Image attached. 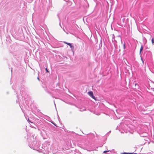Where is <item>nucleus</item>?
I'll return each instance as SVG.
<instances>
[{"instance_id":"obj_10","label":"nucleus","mask_w":154,"mask_h":154,"mask_svg":"<svg viewBox=\"0 0 154 154\" xmlns=\"http://www.w3.org/2000/svg\"><path fill=\"white\" fill-rule=\"evenodd\" d=\"M137 85V84L136 83H135L134 84L135 86L136 87Z\"/></svg>"},{"instance_id":"obj_13","label":"nucleus","mask_w":154,"mask_h":154,"mask_svg":"<svg viewBox=\"0 0 154 154\" xmlns=\"http://www.w3.org/2000/svg\"><path fill=\"white\" fill-rule=\"evenodd\" d=\"M153 91H154V90H153Z\"/></svg>"},{"instance_id":"obj_6","label":"nucleus","mask_w":154,"mask_h":154,"mask_svg":"<svg viewBox=\"0 0 154 154\" xmlns=\"http://www.w3.org/2000/svg\"><path fill=\"white\" fill-rule=\"evenodd\" d=\"M151 42H152V45H153L154 43V40L153 38H152L151 40Z\"/></svg>"},{"instance_id":"obj_7","label":"nucleus","mask_w":154,"mask_h":154,"mask_svg":"<svg viewBox=\"0 0 154 154\" xmlns=\"http://www.w3.org/2000/svg\"><path fill=\"white\" fill-rule=\"evenodd\" d=\"M109 150L105 151H103V153H106L107 152H109Z\"/></svg>"},{"instance_id":"obj_4","label":"nucleus","mask_w":154,"mask_h":154,"mask_svg":"<svg viewBox=\"0 0 154 154\" xmlns=\"http://www.w3.org/2000/svg\"><path fill=\"white\" fill-rule=\"evenodd\" d=\"M143 45H142L141 46V48H140V53H141V51H142L143 50Z\"/></svg>"},{"instance_id":"obj_11","label":"nucleus","mask_w":154,"mask_h":154,"mask_svg":"<svg viewBox=\"0 0 154 154\" xmlns=\"http://www.w3.org/2000/svg\"><path fill=\"white\" fill-rule=\"evenodd\" d=\"M28 121H29V122H31V123H33V122H30V121H29V119H28Z\"/></svg>"},{"instance_id":"obj_8","label":"nucleus","mask_w":154,"mask_h":154,"mask_svg":"<svg viewBox=\"0 0 154 154\" xmlns=\"http://www.w3.org/2000/svg\"><path fill=\"white\" fill-rule=\"evenodd\" d=\"M45 70H46V72H49V71H48V69H47V68H45Z\"/></svg>"},{"instance_id":"obj_1","label":"nucleus","mask_w":154,"mask_h":154,"mask_svg":"<svg viewBox=\"0 0 154 154\" xmlns=\"http://www.w3.org/2000/svg\"><path fill=\"white\" fill-rule=\"evenodd\" d=\"M110 36L112 39H114L115 37H116V39L119 42V51H120L121 50L124 51L125 48V44H122V39L121 37L119 34V32H115L114 34L111 35Z\"/></svg>"},{"instance_id":"obj_3","label":"nucleus","mask_w":154,"mask_h":154,"mask_svg":"<svg viewBox=\"0 0 154 154\" xmlns=\"http://www.w3.org/2000/svg\"><path fill=\"white\" fill-rule=\"evenodd\" d=\"M64 43L65 44H66L69 45L71 48H74V46H72V44L71 43H67V42H64Z\"/></svg>"},{"instance_id":"obj_12","label":"nucleus","mask_w":154,"mask_h":154,"mask_svg":"<svg viewBox=\"0 0 154 154\" xmlns=\"http://www.w3.org/2000/svg\"><path fill=\"white\" fill-rule=\"evenodd\" d=\"M114 40H115V41H116V42H117V40H115V39H114Z\"/></svg>"},{"instance_id":"obj_5","label":"nucleus","mask_w":154,"mask_h":154,"mask_svg":"<svg viewBox=\"0 0 154 154\" xmlns=\"http://www.w3.org/2000/svg\"><path fill=\"white\" fill-rule=\"evenodd\" d=\"M124 154H136V153H127V152H124L123 153Z\"/></svg>"},{"instance_id":"obj_2","label":"nucleus","mask_w":154,"mask_h":154,"mask_svg":"<svg viewBox=\"0 0 154 154\" xmlns=\"http://www.w3.org/2000/svg\"><path fill=\"white\" fill-rule=\"evenodd\" d=\"M88 95L92 98L94 99V100H96V99L95 98V97L94 96L93 93L92 91H90L89 92H88Z\"/></svg>"},{"instance_id":"obj_9","label":"nucleus","mask_w":154,"mask_h":154,"mask_svg":"<svg viewBox=\"0 0 154 154\" xmlns=\"http://www.w3.org/2000/svg\"><path fill=\"white\" fill-rule=\"evenodd\" d=\"M118 46L117 45H116V48H117V49H118Z\"/></svg>"}]
</instances>
